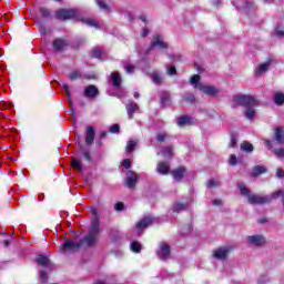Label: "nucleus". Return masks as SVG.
I'll list each match as a JSON object with an SVG mask.
<instances>
[{
	"instance_id": "nucleus-1",
	"label": "nucleus",
	"mask_w": 284,
	"mask_h": 284,
	"mask_svg": "<svg viewBox=\"0 0 284 284\" xmlns=\"http://www.w3.org/2000/svg\"><path fill=\"white\" fill-rule=\"evenodd\" d=\"M240 192L242 196H247V201L251 205H265L267 203H272L275 199H278V195L281 194V191H275L274 193L270 195H256L252 194V191L247 189L244 184H239Z\"/></svg>"
},
{
	"instance_id": "nucleus-2",
	"label": "nucleus",
	"mask_w": 284,
	"mask_h": 284,
	"mask_svg": "<svg viewBox=\"0 0 284 284\" xmlns=\"http://www.w3.org/2000/svg\"><path fill=\"white\" fill-rule=\"evenodd\" d=\"M233 101L236 105H242L243 108H254L255 105H258V101H256L255 97L246 94L235 95Z\"/></svg>"
},
{
	"instance_id": "nucleus-3",
	"label": "nucleus",
	"mask_w": 284,
	"mask_h": 284,
	"mask_svg": "<svg viewBox=\"0 0 284 284\" xmlns=\"http://www.w3.org/2000/svg\"><path fill=\"white\" fill-rule=\"evenodd\" d=\"M79 17V10L77 9H61L55 12V19L58 21H68V19H74Z\"/></svg>"
},
{
	"instance_id": "nucleus-4",
	"label": "nucleus",
	"mask_w": 284,
	"mask_h": 284,
	"mask_svg": "<svg viewBox=\"0 0 284 284\" xmlns=\"http://www.w3.org/2000/svg\"><path fill=\"white\" fill-rule=\"evenodd\" d=\"M155 48L158 50H168V44L165 41H163V37L161 34H155L153 37V40L149 49L146 50V54H150V52H152V50H155Z\"/></svg>"
},
{
	"instance_id": "nucleus-5",
	"label": "nucleus",
	"mask_w": 284,
	"mask_h": 284,
	"mask_svg": "<svg viewBox=\"0 0 284 284\" xmlns=\"http://www.w3.org/2000/svg\"><path fill=\"white\" fill-rule=\"evenodd\" d=\"M274 63H276L274 58L268 57L266 62L258 64L255 69V77H261V74H265V72H267V70H270V67L274 65Z\"/></svg>"
},
{
	"instance_id": "nucleus-6",
	"label": "nucleus",
	"mask_w": 284,
	"mask_h": 284,
	"mask_svg": "<svg viewBox=\"0 0 284 284\" xmlns=\"http://www.w3.org/2000/svg\"><path fill=\"white\" fill-rule=\"evenodd\" d=\"M81 247V242H74L72 240H68L60 246V252H77Z\"/></svg>"
},
{
	"instance_id": "nucleus-7",
	"label": "nucleus",
	"mask_w": 284,
	"mask_h": 284,
	"mask_svg": "<svg viewBox=\"0 0 284 284\" xmlns=\"http://www.w3.org/2000/svg\"><path fill=\"white\" fill-rule=\"evenodd\" d=\"M246 243L252 245L253 247H262V245H265V236L263 235H250L246 237Z\"/></svg>"
},
{
	"instance_id": "nucleus-8",
	"label": "nucleus",
	"mask_w": 284,
	"mask_h": 284,
	"mask_svg": "<svg viewBox=\"0 0 284 284\" xmlns=\"http://www.w3.org/2000/svg\"><path fill=\"white\" fill-rule=\"evenodd\" d=\"M156 254L160 261H168V258H170V245L165 242H162Z\"/></svg>"
},
{
	"instance_id": "nucleus-9",
	"label": "nucleus",
	"mask_w": 284,
	"mask_h": 284,
	"mask_svg": "<svg viewBox=\"0 0 284 284\" xmlns=\"http://www.w3.org/2000/svg\"><path fill=\"white\" fill-rule=\"evenodd\" d=\"M199 90H201V92H203L204 94H207V97H216V94H219V92H221V89H219L216 87L203 85V84L199 85Z\"/></svg>"
},
{
	"instance_id": "nucleus-10",
	"label": "nucleus",
	"mask_w": 284,
	"mask_h": 284,
	"mask_svg": "<svg viewBox=\"0 0 284 284\" xmlns=\"http://www.w3.org/2000/svg\"><path fill=\"white\" fill-rule=\"evenodd\" d=\"M152 221H153L152 216H146L136 223L135 227L138 230V236H141V232H143L145 227H149V225H152Z\"/></svg>"
},
{
	"instance_id": "nucleus-11",
	"label": "nucleus",
	"mask_w": 284,
	"mask_h": 284,
	"mask_svg": "<svg viewBox=\"0 0 284 284\" xmlns=\"http://www.w3.org/2000/svg\"><path fill=\"white\" fill-rule=\"evenodd\" d=\"M97 241H99V236L89 233L87 236L80 240L81 247H83V245H85V247H92V245H94Z\"/></svg>"
},
{
	"instance_id": "nucleus-12",
	"label": "nucleus",
	"mask_w": 284,
	"mask_h": 284,
	"mask_svg": "<svg viewBox=\"0 0 284 284\" xmlns=\"http://www.w3.org/2000/svg\"><path fill=\"white\" fill-rule=\"evenodd\" d=\"M83 95L85 99H95V97H99V88L97 85H88L84 88Z\"/></svg>"
},
{
	"instance_id": "nucleus-13",
	"label": "nucleus",
	"mask_w": 284,
	"mask_h": 284,
	"mask_svg": "<svg viewBox=\"0 0 284 284\" xmlns=\"http://www.w3.org/2000/svg\"><path fill=\"white\" fill-rule=\"evenodd\" d=\"M136 181H139V176H136V173L133 171H128L125 179L126 186L130 189L135 187Z\"/></svg>"
},
{
	"instance_id": "nucleus-14",
	"label": "nucleus",
	"mask_w": 284,
	"mask_h": 284,
	"mask_svg": "<svg viewBox=\"0 0 284 284\" xmlns=\"http://www.w3.org/2000/svg\"><path fill=\"white\" fill-rule=\"evenodd\" d=\"M52 48L55 52H61L68 48V42L67 40H63L61 38H57L53 40Z\"/></svg>"
},
{
	"instance_id": "nucleus-15",
	"label": "nucleus",
	"mask_w": 284,
	"mask_h": 284,
	"mask_svg": "<svg viewBox=\"0 0 284 284\" xmlns=\"http://www.w3.org/2000/svg\"><path fill=\"white\" fill-rule=\"evenodd\" d=\"M236 10H254V2L250 1H236L232 2Z\"/></svg>"
},
{
	"instance_id": "nucleus-16",
	"label": "nucleus",
	"mask_w": 284,
	"mask_h": 284,
	"mask_svg": "<svg viewBox=\"0 0 284 284\" xmlns=\"http://www.w3.org/2000/svg\"><path fill=\"white\" fill-rule=\"evenodd\" d=\"M155 172H158V174H161L162 176L170 174V163L159 162L155 168Z\"/></svg>"
},
{
	"instance_id": "nucleus-17",
	"label": "nucleus",
	"mask_w": 284,
	"mask_h": 284,
	"mask_svg": "<svg viewBox=\"0 0 284 284\" xmlns=\"http://www.w3.org/2000/svg\"><path fill=\"white\" fill-rule=\"evenodd\" d=\"M230 250H231L230 246L221 247L214 252V257L219 258L220 261H225L227 258V254L230 253Z\"/></svg>"
},
{
	"instance_id": "nucleus-18",
	"label": "nucleus",
	"mask_w": 284,
	"mask_h": 284,
	"mask_svg": "<svg viewBox=\"0 0 284 284\" xmlns=\"http://www.w3.org/2000/svg\"><path fill=\"white\" fill-rule=\"evenodd\" d=\"M274 141L280 143L281 145H284V129H283V126H276L274 129Z\"/></svg>"
},
{
	"instance_id": "nucleus-19",
	"label": "nucleus",
	"mask_w": 284,
	"mask_h": 284,
	"mask_svg": "<svg viewBox=\"0 0 284 284\" xmlns=\"http://www.w3.org/2000/svg\"><path fill=\"white\" fill-rule=\"evenodd\" d=\"M126 109V114L130 120L134 119V113L139 112V104L135 102H130L129 104L125 105Z\"/></svg>"
},
{
	"instance_id": "nucleus-20",
	"label": "nucleus",
	"mask_w": 284,
	"mask_h": 284,
	"mask_svg": "<svg viewBox=\"0 0 284 284\" xmlns=\"http://www.w3.org/2000/svg\"><path fill=\"white\" fill-rule=\"evenodd\" d=\"M100 232H101V223L99 222V219H95L91 222V227L89 230V234L99 236Z\"/></svg>"
},
{
	"instance_id": "nucleus-21",
	"label": "nucleus",
	"mask_w": 284,
	"mask_h": 284,
	"mask_svg": "<svg viewBox=\"0 0 284 284\" xmlns=\"http://www.w3.org/2000/svg\"><path fill=\"white\" fill-rule=\"evenodd\" d=\"M176 125L179 128H185V125H192V119L189 115H182L176 119Z\"/></svg>"
},
{
	"instance_id": "nucleus-22",
	"label": "nucleus",
	"mask_w": 284,
	"mask_h": 284,
	"mask_svg": "<svg viewBox=\"0 0 284 284\" xmlns=\"http://www.w3.org/2000/svg\"><path fill=\"white\" fill-rule=\"evenodd\" d=\"M174 181H181L185 176V168L180 166L171 172Z\"/></svg>"
},
{
	"instance_id": "nucleus-23",
	"label": "nucleus",
	"mask_w": 284,
	"mask_h": 284,
	"mask_svg": "<svg viewBox=\"0 0 284 284\" xmlns=\"http://www.w3.org/2000/svg\"><path fill=\"white\" fill-rule=\"evenodd\" d=\"M85 143L88 145H92L94 143V128L93 126L87 128Z\"/></svg>"
},
{
	"instance_id": "nucleus-24",
	"label": "nucleus",
	"mask_w": 284,
	"mask_h": 284,
	"mask_svg": "<svg viewBox=\"0 0 284 284\" xmlns=\"http://www.w3.org/2000/svg\"><path fill=\"white\" fill-rule=\"evenodd\" d=\"M265 172H267V168L264 165H255L251 172V176H261V174H265Z\"/></svg>"
},
{
	"instance_id": "nucleus-25",
	"label": "nucleus",
	"mask_w": 284,
	"mask_h": 284,
	"mask_svg": "<svg viewBox=\"0 0 284 284\" xmlns=\"http://www.w3.org/2000/svg\"><path fill=\"white\" fill-rule=\"evenodd\" d=\"M36 263L41 267H50V258L45 255H38L36 258Z\"/></svg>"
},
{
	"instance_id": "nucleus-26",
	"label": "nucleus",
	"mask_w": 284,
	"mask_h": 284,
	"mask_svg": "<svg viewBox=\"0 0 284 284\" xmlns=\"http://www.w3.org/2000/svg\"><path fill=\"white\" fill-rule=\"evenodd\" d=\"M111 81L113 88H121V83L123 82V80L121 79V74H119L118 72L111 73Z\"/></svg>"
},
{
	"instance_id": "nucleus-27",
	"label": "nucleus",
	"mask_w": 284,
	"mask_h": 284,
	"mask_svg": "<svg viewBox=\"0 0 284 284\" xmlns=\"http://www.w3.org/2000/svg\"><path fill=\"white\" fill-rule=\"evenodd\" d=\"M160 101H161V105L162 108H168L170 106V93L168 91H163L160 94Z\"/></svg>"
},
{
	"instance_id": "nucleus-28",
	"label": "nucleus",
	"mask_w": 284,
	"mask_h": 284,
	"mask_svg": "<svg viewBox=\"0 0 284 284\" xmlns=\"http://www.w3.org/2000/svg\"><path fill=\"white\" fill-rule=\"evenodd\" d=\"M69 79L70 81H77L78 79H90V77L83 75L79 70H74L69 74Z\"/></svg>"
},
{
	"instance_id": "nucleus-29",
	"label": "nucleus",
	"mask_w": 284,
	"mask_h": 284,
	"mask_svg": "<svg viewBox=\"0 0 284 284\" xmlns=\"http://www.w3.org/2000/svg\"><path fill=\"white\" fill-rule=\"evenodd\" d=\"M190 203H181V202H178L174 204L173 206V212H176L179 214V212H184V210H187Z\"/></svg>"
},
{
	"instance_id": "nucleus-30",
	"label": "nucleus",
	"mask_w": 284,
	"mask_h": 284,
	"mask_svg": "<svg viewBox=\"0 0 284 284\" xmlns=\"http://www.w3.org/2000/svg\"><path fill=\"white\" fill-rule=\"evenodd\" d=\"M131 252H134V254H141V243L138 241H133L130 244Z\"/></svg>"
},
{
	"instance_id": "nucleus-31",
	"label": "nucleus",
	"mask_w": 284,
	"mask_h": 284,
	"mask_svg": "<svg viewBox=\"0 0 284 284\" xmlns=\"http://www.w3.org/2000/svg\"><path fill=\"white\" fill-rule=\"evenodd\" d=\"M62 88L64 89L69 104L72 106V93L70 92V87L67 82H62Z\"/></svg>"
},
{
	"instance_id": "nucleus-32",
	"label": "nucleus",
	"mask_w": 284,
	"mask_h": 284,
	"mask_svg": "<svg viewBox=\"0 0 284 284\" xmlns=\"http://www.w3.org/2000/svg\"><path fill=\"white\" fill-rule=\"evenodd\" d=\"M135 149H136V141L129 140L126 143L125 152L130 154L131 152H134Z\"/></svg>"
},
{
	"instance_id": "nucleus-33",
	"label": "nucleus",
	"mask_w": 284,
	"mask_h": 284,
	"mask_svg": "<svg viewBox=\"0 0 284 284\" xmlns=\"http://www.w3.org/2000/svg\"><path fill=\"white\" fill-rule=\"evenodd\" d=\"M82 21L83 23H85V26H89L90 28H97L98 30L101 28V26L97 20L83 19Z\"/></svg>"
},
{
	"instance_id": "nucleus-34",
	"label": "nucleus",
	"mask_w": 284,
	"mask_h": 284,
	"mask_svg": "<svg viewBox=\"0 0 284 284\" xmlns=\"http://www.w3.org/2000/svg\"><path fill=\"white\" fill-rule=\"evenodd\" d=\"M72 168L73 170H78V172H83V163H81V160L79 159L72 160Z\"/></svg>"
},
{
	"instance_id": "nucleus-35",
	"label": "nucleus",
	"mask_w": 284,
	"mask_h": 284,
	"mask_svg": "<svg viewBox=\"0 0 284 284\" xmlns=\"http://www.w3.org/2000/svg\"><path fill=\"white\" fill-rule=\"evenodd\" d=\"M244 116L246 119H248V121H252V119H254V116H256V111L254 109H252V106H248V108H246Z\"/></svg>"
},
{
	"instance_id": "nucleus-36",
	"label": "nucleus",
	"mask_w": 284,
	"mask_h": 284,
	"mask_svg": "<svg viewBox=\"0 0 284 284\" xmlns=\"http://www.w3.org/2000/svg\"><path fill=\"white\" fill-rule=\"evenodd\" d=\"M240 148L242 152H254V145L250 142H243Z\"/></svg>"
},
{
	"instance_id": "nucleus-37",
	"label": "nucleus",
	"mask_w": 284,
	"mask_h": 284,
	"mask_svg": "<svg viewBox=\"0 0 284 284\" xmlns=\"http://www.w3.org/2000/svg\"><path fill=\"white\" fill-rule=\"evenodd\" d=\"M97 6H99L100 10H103L104 12H110V7H108V3H105V0H95Z\"/></svg>"
},
{
	"instance_id": "nucleus-38",
	"label": "nucleus",
	"mask_w": 284,
	"mask_h": 284,
	"mask_svg": "<svg viewBox=\"0 0 284 284\" xmlns=\"http://www.w3.org/2000/svg\"><path fill=\"white\" fill-rule=\"evenodd\" d=\"M274 102H275L276 105H283V103H284V93H281V92L275 93Z\"/></svg>"
},
{
	"instance_id": "nucleus-39",
	"label": "nucleus",
	"mask_w": 284,
	"mask_h": 284,
	"mask_svg": "<svg viewBox=\"0 0 284 284\" xmlns=\"http://www.w3.org/2000/svg\"><path fill=\"white\" fill-rule=\"evenodd\" d=\"M161 154H162V156H164L165 159L172 158V146H164V148L161 150Z\"/></svg>"
},
{
	"instance_id": "nucleus-40",
	"label": "nucleus",
	"mask_w": 284,
	"mask_h": 284,
	"mask_svg": "<svg viewBox=\"0 0 284 284\" xmlns=\"http://www.w3.org/2000/svg\"><path fill=\"white\" fill-rule=\"evenodd\" d=\"M151 79L156 85H161V83H163V77L159 73H153Z\"/></svg>"
},
{
	"instance_id": "nucleus-41",
	"label": "nucleus",
	"mask_w": 284,
	"mask_h": 284,
	"mask_svg": "<svg viewBox=\"0 0 284 284\" xmlns=\"http://www.w3.org/2000/svg\"><path fill=\"white\" fill-rule=\"evenodd\" d=\"M40 14L43 19H52V13L49 11V9L40 8Z\"/></svg>"
},
{
	"instance_id": "nucleus-42",
	"label": "nucleus",
	"mask_w": 284,
	"mask_h": 284,
	"mask_svg": "<svg viewBox=\"0 0 284 284\" xmlns=\"http://www.w3.org/2000/svg\"><path fill=\"white\" fill-rule=\"evenodd\" d=\"M183 99L186 103H194V101H196V97L193 93H185Z\"/></svg>"
},
{
	"instance_id": "nucleus-43",
	"label": "nucleus",
	"mask_w": 284,
	"mask_h": 284,
	"mask_svg": "<svg viewBox=\"0 0 284 284\" xmlns=\"http://www.w3.org/2000/svg\"><path fill=\"white\" fill-rule=\"evenodd\" d=\"M91 57L101 61V57H103V51H101L100 49H93L91 52Z\"/></svg>"
},
{
	"instance_id": "nucleus-44",
	"label": "nucleus",
	"mask_w": 284,
	"mask_h": 284,
	"mask_svg": "<svg viewBox=\"0 0 284 284\" xmlns=\"http://www.w3.org/2000/svg\"><path fill=\"white\" fill-rule=\"evenodd\" d=\"M273 154H275L277 159H284V148L274 149Z\"/></svg>"
},
{
	"instance_id": "nucleus-45",
	"label": "nucleus",
	"mask_w": 284,
	"mask_h": 284,
	"mask_svg": "<svg viewBox=\"0 0 284 284\" xmlns=\"http://www.w3.org/2000/svg\"><path fill=\"white\" fill-rule=\"evenodd\" d=\"M270 276L267 275H261L258 278H257V284H267L270 283Z\"/></svg>"
},
{
	"instance_id": "nucleus-46",
	"label": "nucleus",
	"mask_w": 284,
	"mask_h": 284,
	"mask_svg": "<svg viewBox=\"0 0 284 284\" xmlns=\"http://www.w3.org/2000/svg\"><path fill=\"white\" fill-rule=\"evenodd\" d=\"M207 187H219L221 185V182L219 180L211 179L207 181Z\"/></svg>"
},
{
	"instance_id": "nucleus-47",
	"label": "nucleus",
	"mask_w": 284,
	"mask_h": 284,
	"mask_svg": "<svg viewBox=\"0 0 284 284\" xmlns=\"http://www.w3.org/2000/svg\"><path fill=\"white\" fill-rule=\"evenodd\" d=\"M199 81H201V75H199V74L192 75L191 85H195V88H196V85H199Z\"/></svg>"
},
{
	"instance_id": "nucleus-48",
	"label": "nucleus",
	"mask_w": 284,
	"mask_h": 284,
	"mask_svg": "<svg viewBox=\"0 0 284 284\" xmlns=\"http://www.w3.org/2000/svg\"><path fill=\"white\" fill-rule=\"evenodd\" d=\"M110 132L112 133V134H119V132H120V130H121V126L119 125V124H113V125H111L110 126Z\"/></svg>"
},
{
	"instance_id": "nucleus-49",
	"label": "nucleus",
	"mask_w": 284,
	"mask_h": 284,
	"mask_svg": "<svg viewBox=\"0 0 284 284\" xmlns=\"http://www.w3.org/2000/svg\"><path fill=\"white\" fill-rule=\"evenodd\" d=\"M114 210L115 212H123V210H125V204H123V202H118L114 205Z\"/></svg>"
},
{
	"instance_id": "nucleus-50",
	"label": "nucleus",
	"mask_w": 284,
	"mask_h": 284,
	"mask_svg": "<svg viewBox=\"0 0 284 284\" xmlns=\"http://www.w3.org/2000/svg\"><path fill=\"white\" fill-rule=\"evenodd\" d=\"M168 57L171 61H183V55H181V54L172 55V54L168 53Z\"/></svg>"
},
{
	"instance_id": "nucleus-51",
	"label": "nucleus",
	"mask_w": 284,
	"mask_h": 284,
	"mask_svg": "<svg viewBox=\"0 0 284 284\" xmlns=\"http://www.w3.org/2000/svg\"><path fill=\"white\" fill-rule=\"evenodd\" d=\"M168 68V74L170 75V77H174V74H176V67H174V65H169V67H166Z\"/></svg>"
},
{
	"instance_id": "nucleus-52",
	"label": "nucleus",
	"mask_w": 284,
	"mask_h": 284,
	"mask_svg": "<svg viewBox=\"0 0 284 284\" xmlns=\"http://www.w3.org/2000/svg\"><path fill=\"white\" fill-rule=\"evenodd\" d=\"M237 163H239V160L236 159V155L232 154L230 156L229 164L234 166V165H237Z\"/></svg>"
},
{
	"instance_id": "nucleus-53",
	"label": "nucleus",
	"mask_w": 284,
	"mask_h": 284,
	"mask_svg": "<svg viewBox=\"0 0 284 284\" xmlns=\"http://www.w3.org/2000/svg\"><path fill=\"white\" fill-rule=\"evenodd\" d=\"M274 37H277L278 39H283L284 37V30L275 29L273 32Z\"/></svg>"
},
{
	"instance_id": "nucleus-54",
	"label": "nucleus",
	"mask_w": 284,
	"mask_h": 284,
	"mask_svg": "<svg viewBox=\"0 0 284 284\" xmlns=\"http://www.w3.org/2000/svg\"><path fill=\"white\" fill-rule=\"evenodd\" d=\"M40 278L42 283H48V273L45 271H40Z\"/></svg>"
},
{
	"instance_id": "nucleus-55",
	"label": "nucleus",
	"mask_w": 284,
	"mask_h": 284,
	"mask_svg": "<svg viewBox=\"0 0 284 284\" xmlns=\"http://www.w3.org/2000/svg\"><path fill=\"white\" fill-rule=\"evenodd\" d=\"M122 166L125 168L126 170H130V168H132V161H130V159H125L122 162Z\"/></svg>"
},
{
	"instance_id": "nucleus-56",
	"label": "nucleus",
	"mask_w": 284,
	"mask_h": 284,
	"mask_svg": "<svg viewBox=\"0 0 284 284\" xmlns=\"http://www.w3.org/2000/svg\"><path fill=\"white\" fill-rule=\"evenodd\" d=\"M124 70L126 74H134V65H125Z\"/></svg>"
},
{
	"instance_id": "nucleus-57",
	"label": "nucleus",
	"mask_w": 284,
	"mask_h": 284,
	"mask_svg": "<svg viewBox=\"0 0 284 284\" xmlns=\"http://www.w3.org/2000/svg\"><path fill=\"white\" fill-rule=\"evenodd\" d=\"M236 146V135L232 134L231 135V142L229 144V148H235Z\"/></svg>"
},
{
	"instance_id": "nucleus-58",
	"label": "nucleus",
	"mask_w": 284,
	"mask_h": 284,
	"mask_svg": "<svg viewBox=\"0 0 284 284\" xmlns=\"http://www.w3.org/2000/svg\"><path fill=\"white\" fill-rule=\"evenodd\" d=\"M165 134L164 133H159L158 135H156V140L159 141V143H163V142H165Z\"/></svg>"
},
{
	"instance_id": "nucleus-59",
	"label": "nucleus",
	"mask_w": 284,
	"mask_h": 284,
	"mask_svg": "<svg viewBox=\"0 0 284 284\" xmlns=\"http://www.w3.org/2000/svg\"><path fill=\"white\" fill-rule=\"evenodd\" d=\"M81 154L85 159V161H89V162L92 161V158L90 156V152L82 151Z\"/></svg>"
},
{
	"instance_id": "nucleus-60",
	"label": "nucleus",
	"mask_w": 284,
	"mask_h": 284,
	"mask_svg": "<svg viewBox=\"0 0 284 284\" xmlns=\"http://www.w3.org/2000/svg\"><path fill=\"white\" fill-rule=\"evenodd\" d=\"M190 232H192V226L187 225V226H185L184 230L181 231V234L183 236H186V234H189Z\"/></svg>"
},
{
	"instance_id": "nucleus-61",
	"label": "nucleus",
	"mask_w": 284,
	"mask_h": 284,
	"mask_svg": "<svg viewBox=\"0 0 284 284\" xmlns=\"http://www.w3.org/2000/svg\"><path fill=\"white\" fill-rule=\"evenodd\" d=\"M276 176H277V179H284V171H283V169H277Z\"/></svg>"
},
{
	"instance_id": "nucleus-62",
	"label": "nucleus",
	"mask_w": 284,
	"mask_h": 284,
	"mask_svg": "<svg viewBox=\"0 0 284 284\" xmlns=\"http://www.w3.org/2000/svg\"><path fill=\"white\" fill-rule=\"evenodd\" d=\"M150 34V29H142L141 37L145 38Z\"/></svg>"
},
{
	"instance_id": "nucleus-63",
	"label": "nucleus",
	"mask_w": 284,
	"mask_h": 284,
	"mask_svg": "<svg viewBox=\"0 0 284 284\" xmlns=\"http://www.w3.org/2000/svg\"><path fill=\"white\" fill-rule=\"evenodd\" d=\"M213 205H217V206H220V205H223V200H213Z\"/></svg>"
},
{
	"instance_id": "nucleus-64",
	"label": "nucleus",
	"mask_w": 284,
	"mask_h": 284,
	"mask_svg": "<svg viewBox=\"0 0 284 284\" xmlns=\"http://www.w3.org/2000/svg\"><path fill=\"white\" fill-rule=\"evenodd\" d=\"M265 146L267 148V150H272V141L265 140Z\"/></svg>"
}]
</instances>
